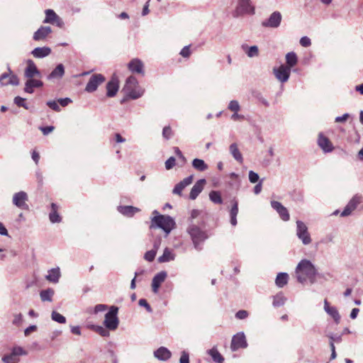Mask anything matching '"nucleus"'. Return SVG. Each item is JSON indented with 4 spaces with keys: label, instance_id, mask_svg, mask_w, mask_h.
<instances>
[{
    "label": "nucleus",
    "instance_id": "1",
    "mask_svg": "<svg viewBox=\"0 0 363 363\" xmlns=\"http://www.w3.org/2000/svg\"><path fill=\"white\" fill-rule=\"evenodd\" d=\"M295 273L297 281L301 284H304L307 280L311 284L315 282L317 269L308 259L301 260L296 267Z\"/></svg>",
    "mask_w": 363,
    "mask_h": 363
},
{
    "label": "nucleus",
    "instance_id": "2",
    "mask_svg": "<svg viewBox=\"0 0 363 363\" xmlns=\"http://www.w3.org/2000/svg\"><path fill=\"white\" fill-rule=\"evenodd\" d=\"M155 214L151 218L150 228H161L164 230L167 236L170 232L175 228L176 223L174 220L169 216L160 215L157 211H154Z\"/></svg>",
    "mask_w": 363,
    "mask_h": 363
},
{
    "label": "nucleus",
    "instance_id": "3",
    "mask_svg": "<svg viewBox=\"0 0 363 363\" xmlns=\"http://www.w3.org/2000/svg\"><path fill=\"white\" fill-rule=\"evenodd\" d=\"M123 91L128 97L132 99H137L144 94V89L138 85L137 79L133 76L126 79Z\"/></svg>",
    "mask_w": 363,
    "mask_h": 363
},
{
    "label": "nucleus",
    "instance_id": "4",
    "mask_svg": "<svg viewBox=\"0 0 363 363\" xmlns=\"http://www.w3.org/2000/svg\"><path fill=\"white\" fill-rule=\"evenodd\" d=\"M186 231L191 238L195 249L199 251L201 250V243L208 238L206 231L201 230L199 226L193 223L189 225Z\"/></svg>",
    "mask_w": 363,
    "mask_h": 363
},
{
    "label": "nucleus",
    "instance_id": "5",
    "mask_svg": "<svg viewBox=\"0 0 363 363\" xmlns=\"http://www.w3.org/2000/svg\"><path fill=\"white\" fill-rule=\"evenodd\" d=\"M118 308L114 306L110 307L109 311L105 315L104 325L109 330H115L119 325L118 318Z\"/></svg>",
    "mask_w": 363,
    "mask_h": 363
},
{
    "label": "nucleus",
    "instance_id": "6",
    "mask_svg": "<svg viewBox=\"0 0 363 363\" xmlns=\"http://www.w3.org/2000/svg\"><path fill=\"white\" fill-rule=\"evenodd\" d=\"M245 14H255V6L252 5L251 0H237L235 16L238 17Z\"/></svg>",
    "mask_w": 363,
    "mask_h": 363
},
{
    "label": "nucleus",
    "instance_id": "7",
    "mask_svg": "<svg viewBox=\"0 0 363 363\" xmlns=\"http://www.w3.org/2000/svg\"><path fill=\"white\" fill-rule=\"evenodd\" d=\"M296 235L304 245L311 243L312 239L307 225L301 220L296 221Z\"/></svg>",
    "mask_w": 363,
    "mask_h": 363
},
{
    "label": "nucleus",
    "instance_id": "8",
    "mask_svg": "<svg viewBox=\"0 0 363 363\" xmlns=\"http://www.w3.org/2000/svg\"><path fill=\"white\" fill-rule=\"evenodd\" d=\"M27 352L20 346L13 347L9 354L4 355L1 360L4 363H18L20 362L19 356L27 355Z\"/></svg>",
    "mask_w": 363,
    "mask_h": 363
},
{
    "label": "nucleus",
    "instance_id": "9",
    "mask_svg": "<svg viewBox=\"0 0 363 363\" xmlns=\"http://www.w3.org/2000/svg\"><path fill=\"white\" fill-rule=\"evenodd\" d=\"M281 13L276 11L272 12L268 18L262 22V26L264 28H277L281 25Z\"/></svg>",
    "mask_w": 363,
    "mask_h": 363
},
{
    "label": "nucleus",
    "instance_id": "10",
    "mask_svg": "<svg viewBox=\"0 0 363 363\" xmlns=\"http://www.w3.org/2000/svg\"><path fill=\"white\" fill-rule=\"evenodd\" d=\"M28 196L26 192L21 191L13 194L12 202L14 206L22 210H28L29 206L27 204Z\"/></svg>",
    "mask_w": 363,
    "mask_h": 363
},
{
    "label": "nucleus",
    "instance_id": "11",
    "mask_svg": "<svg viewBox=\"0 0 363 363\" xmlns=\"http://www.w3.org/2000/svg\"><path fill=\"white\" fill-rule=\"evenodd\" d=\"M247 347V342L243 332L238 333L233 336L230 344V349L233 352H235L240 348H246Z\"/></svg>",
    "mask_w": 363,
    "mask_h": 363
},
{
    "label": "nucleus",
    "instance_id": "12",
    "mask_svg": "<svg viewBox=\"0 0 363 363\" xmlns=\"http://www.w3.org/2000/svg\"><path fill=\"white\" fill-rule=\"evenodd\" d=\"M273 73L279 82L284 83L286 82L290 77L291 69L285 65H281L278 67H274Z\"/></svg>",
    "mask_w": 363,
    "mask_h": 363
},
{
    "label": "nucleus",
    "instance_id": "13",
    "mask_svg": "<svg viewBox=\"0 0 363 363\" xmlns=\"http://www.w3.org/2000/svg\"><path fill=\"white\" fill-rule=\"evenodd\" d=\"M8 73H3L0 76V86H4L7 85L18 86L19 84V79L12 72L11 69L8 68Z\"/></svg>",
    "mask_w": 363,
    "mask_h": 363
},
{
    "label": "nucleus",
    "instance_id": "14",
    "mask_svg": "<svg viewBox=\"0 0 363 363\" xmlns=\"http://www.w3.org/2000/svg\"><path fill=\"white\" fill-rule=\"evenodd\" d=\"M104 81H105V77L102 74H93L90 77V79L85 87V91L89 93L95 91L97 89L98 86L100 84H101Z\"/></svg>",
    "mask_w": 363,
    "mask_h": 363
},
{
    "label": "nucleus",
    "instance_id": "15",
    "mask_svg": "<svg viewBox=\"0 0 363 363\" xmlns=\"http://www.w3.org/2000/svg\"><path fill=\"white\" fill-rule=\"evenodd\" d=\"M52 32L51 27L41 26L33 35L35 41L45 42L48 40Z\"/></svg>",
    "mask_w": 363,
    "mask_h": 363
},
{
    "label": "nucleus",
    "instance_id": "16",
    "mask_svg": "<svg viewBox=\"0 0 363 363\" xmlns=\"http://www.w3.org/2000/svg\"><path fill=\"white\" fill-rule=\"evenodd\" d=\"M318 145L319 147L323 150L325 153H329L333 152L334 150V146L331 141L329 140L328 138L325 136L323 133H320L318 134V140H317Z\"/></svg>",
    "mask_w": 363,
    "mask_h": 363
},
{
    "label": "nucleus",
    "instance_id": "17",
    "mask_svg": "<svg viewBox=\"0 0 363 363\" xmlns=\"http://www.w3.org/2000/svg\"><path fill=\"white\" fill-rule=\"evenodd\" d=\"M362 202V197L359 196H354L345 207L340 216L345 217L350 216L351 213L356 209L357 206Z\"/></svg>",
    "mask_w": 363,
    "mask_h": 363
},
{
    "label": "nucleus",
    "instance_id": "18",
    "mask_svg": "<svg viewBox=\"0 0 363 363\" xmlns=\"http://www.w3.org/2000/svg\"><path fill=\"white\" fill-rule=\"evenodd\" d=\"M271 206L279 213L283 220L288 221L289 220L290 216L288 210L280 202L272 201H271Z\"/></svg>",
    "mask_w": 363,
    "mask_h": 363
},
{
    "label": "nucleus",
    "instance_id": "19",
    "mask_svg": "<svg viewBox=\"0 0 363 363\" xmlns=\"http://www.w3.org/2000/svg\"><path fill=\"white\" fill-rule=\"evenodd\" d=\"M24 76L27 79L33 78L35 76H40V72L38 69L35 64L31 60H28L27 62V67L24 71Z\"/></svg>",
    "mask_w": 363,
    "mask_h": 363
},
{
    "label": "nucleus",
    "instance_id": "20",
    "mask_svg": "<svg viewBox=\"0 0 363 363\" xmlns=\"http://www.w3.org/2000/svg\"><path fill=\"white\" fill-rule=\"evenodd\" d=\"M166 277L167 272L164 271L157 273L153 277L152 281V288L154 293L157 294L158 292L161 284L164 281Z\"/></svg>",
    "mask_w": 363,
    "mask_h": 363
},
{
    "label": "nucleus",
    "instance_id": "21",
    "mask_svg": "<svg viewBox=\"0 0 363 363\" xmlns=\"http://www.w3.org/2000/svg\"><path fill=\"white\" fill-rule=\"evenodd\" d=\"M43 86L42 81L34 78H29L25 84L24 91L28 94L34 92V88H40Z\"/></svg>",
    "mask_w": 363,
    "mask_h": 363
},
{
    "label": "nucleus",
    "instance_id": "22",
    "mask_svg": "<svg viewBox=\"0 0 363 363\" xmlns=\"http://www.w3.org/2000/svg\"><path fill=\"white\" fill-rule=\"evenodd\" d=\"M205 184L206 180L204 179H199L196 182L191 188L189 194V198L191 200H194L197 198L199 194L202 191Z\"/></svg>",
    "mask_w": 363,
    "mask_h": 363
},
{
    "label": "nucleus",
    "instance_id": "23",
    "mask_svg": "<svg viewBox=\"0 0 363 363\" xmlns=\"http://www.w3.org/2000/svg\"><path fill=\"white\" fill-rule=\"evenodd\" d=\"M324 310L325 311L331 316L334 321L338 324L340 321V315L337 309L334 306H330L327 300L324 301Z\"/></svg>",
    "mask_w": 363,
    "mask_h": 363
},
{
    "label": "nucleus",
    "instance_id": "24",
    "mask_svg": "<svg viewBox=\"0 0 363 363\" xmlns=\"http://www.w3.org/2000/svg\"><path fill=\"white\" fill-rule=\"evenodd\" d=\"M193 181V176H189L186 178H184L182 181L179 182L176 186H174L172 193L174 194H177L181 196L182 192L183 189L186 187L187 186L190 185L192 183Z\"/></svg>",
    "mask_w": 363,
    "mask_h": 363
},
{
    "label": "nucleus",
    "instance_id": "25",
    "mask_svg": "<svg viewBox=\"0 0 363 363\" xmlns=\"http://www.w3.org/2000/svg\"><path fill=\"white\" fill-rule=\"evenodd\" d=\"M128 68L132 72L144 74V65L138 59H133L128 63Z\"/></svg>",
    "mask_w": 363,
    "mask_h": 363
},
{
    "label": "nucleus",
    "instance_id": "26",
    "mask_svg": "<svg viewBox=\"0 0 363 363\" xmlns=\"http://www.w3.org/2000/svg\"><path fill=\"white\" fill-rule=\"evenodd\" d=\"M154 356L160 361H167L171 357L172 353L167 348L160 347L154 352Z\"/></svg>",
    "mask_w": 363,
    "mask_h": 363
},
{
    "label": "nucleus",
    "instance_id": "27",
    "mask_svg": "<svg viewBox=\"0 0 363 363\" xmlns=\"http://www.w3.org/2000/svg\"><path fill=\"white\" fill-rule=\"evenodd\" d=\"M61 277L60 269L59 267L52 268L48 272V274L45 276V279L54 284H57Z\"/></svg>",
    "mask_w": 363,
    "mask_h": 363
},
{
    "label": "nucleus",
    "instance_id": "28",
    "mask_svg": "<svg viewBox=\"0 0 363 363\" xmlns=\"http://www.w3.org/2000/svg\"><path fill=\"white\" fill-rule=\"evenodd\" d=\"M118 82L116 78H113L106 85L107 93L108 97L114 96L118 91Z\"/></svg>",
    "mask_w": 363,
    "mask_h": 363
},
{
    "label": "nucleus",
    "instance_id": "29",
    "mask_svg": "<svg viewBox=\"0 0 363 363\" xmlns=\"http://www.w3.org/2000/svg\"><path fill=\"white\" fill-rule=\"evenodd\" d=\"M51 53V49L49 47H38L32 50L31 54L36 58H43Z\"/></svg>",
    "mask_w": 363,
    "mask_h": 363
},
{
    "label": "nucleus",
    "instance_id": "30",
    "mask_svg": "<svg viewBox=\"0 0 363 363\" xmlns=\"http://www.w3.org/2000/svg\"><path fill=\"white\" fill-rule=\"evenodd\" d=\"M118 211L125 216L132 217L135 213L139 212L140 209L132 206H118Z\"/></svg>",
    "mask_w": 363,
    "mask_h": 363
},
{
    "label": "nucleus",
    "instance_id": "31",
    "mask_svg": "<svg viewBox=\"0 0 363 363\" xmlns=\"http://www.w3.org/2000/svg\"><path fill=\"white\" fill-rule=\"evenodd\" d=\"M65 74V67L62 64H59L48 76V80L55 79H61Z\"/></svg>",
    "mask_w": 363,
    "mask_h": 363
},
{
    "label": "nucleus",
    "instance_id": "32",
    "mask_svg": "<svg viewBox=\"0 0 363 363\" xmlns=\"http://www.w3.org/2000/svg\"><path fill=\"white\" fill-rule=\"evenodd\" d=\"M175 259V254L174 253L172 250L166 247L164 250L163 254L162 256L158 257V262L164 263L172 261Z\"/></svg>",
    "mask_w": 363,
    "mask_h": 363
},
{
    "label": "nucleus",
    "instance_id": "33",
    "mask_svg": "<svg viewBox=\"0 0 363 363\" xmlns=\"http://www.w3.org/2000/svg\"><path fill=\"white\" fill-rule=\"evenodd\" d=\"M58 206L54 203H51V212L49 214V219L51 223H60L61 222V217L57 213Z\"/></svg>",
    "mask_w": 363,
    "mask_h": 363
},
{
    "label": "nucleus",
    "instance_id": "34",
    "mask_svg": "<svg viewBox=\"0 0 363 363\" xmlns=\"http://www.w3.org/2000/svg\"><path fill=\"white\" fill-rule=\"evenodd\" d=\"M298 62L297 55L294 52H288L286 55V67H289L290 69L294 67Z\"/></svg>",
    "mask_w": 363,
    "mask_h": 363
},
{
    "label": "nucleus",
    "instance_id": "35",
    "mask_svg": "<svg viewBox=\"0 0 363 363\" xmlns=\"http://www.w3.org/2000/svg\"><path fill=\"white\" fill-rule=\"evenodd\" d=\"M230 152L231 153L233 158L238 162L242 163L243 161V157L242 154L240 153L238 145L236 143H233L230 145Z\"/></svg>",
    "mask_w": 363,
    "mask_h": 363
},
{
    "label": "nucleus",
    "instance_id": "36",
    "mask_svg": "<svg viewBox=\"0 0 363 363\" xmlns=\"http://www.w3.org/2000/svg\"><path fill=\"white\" fill-rule=\"evenodd\" d=\"M289 280V275L287 273L285 272H280L277 274L275 283L276 285L278 287H283L287 283Z\"/></svg>",
    "mask_w": 363,
    "mask_h": 363
},
{
    "label": "nucleus",
    "instance_id": "37",
    "mask_svg": "<svg viewBox=\"0 0 363 363\" xmlns=\"http://www.w3.org/2000/svg\"><path fill=\"white\" fill-rule=\"evenodd\" d=\"M192 166L195 169L199 172H203L208 169V165L201 159H194L192 161Z\"/></svg>",
    "mask_w": 363,
    "mask_h": 363
},
{
    "label": "nucleus",
    "instance_id": "38",
    "mask_svg": "<svg viewBox=\"0 0 363 363\" xmlns=\"http://www.w3.org/2000/svg\"><path fill=\"white\" fill-rule=\"evenodd\" d=\"M45 18L43 20L44 23H50L52 24L55 22V20L58 17L56 13L52 9H46L45 11Z\"/></svg>",
    "mask_w": 363,
    "mask_h": 363
},
{
    "label": "nucleus",
    "instance_id": "39",
    "mask_svg": "<svg viewBox=\"0 0 363 363\" xmlns=\"http://www.w3.org/2000/svg\"><path fill=\"white\" fill-rule=\"evenodd\" d=\"M208 353L211 355L214 362L217 363H223L224 361V358L218 351L216 347H213L212 349L208 351Z\"/></svg>",
    "mask_w": 363,
    "mask_h": 363
},
{
    "label": "nucleus",
    "instance_id": "40",
    "mask_svg": "<svg viewBox=\"0 0 363 363\" xmlns=\"http://www.w3.org/2000/svg\"><path fill=\"white\" fill-rule=\"evenodd\" d=\"M54 295V290L48 289L43 290L40 293V298L43 301H52V297Z\"/></svg>",
    "mask_w": 363,
    "mask_h": 363
},
{
    "label": "nucleus",
    "instance_id": "41",
    "mask_svg": "<svg viewBox=\"0 0 363 363\" xmlns=\"http://www.w3.org/2000/svg\"><path fill=\"white\" fill-rule=\"evenodd\" d=\"M209 199L214 203L221 204L223 203L220 193L218 191H211L209 194Z\"/></svg>",
    "mask_w": 363,
    "mask_h": 363
},
{
    "label": "nucleus",
    "instance_id": "42",
    "mask_svg": "<svg viewBox=\"0 0 363 363\" xmlns=\"http://www.w3.org/2000/svg\"><path fill=\"white\" fill-rule=\"evenodd\" d=\"M286 298L282 294H277L274 296L273 306L280 307L285 303Z\"/></svg>",
    "mask_w": 363,
    "mask_h": 363
},
{
    "label": "nucleus",
    "instance_id": "43",
    "mask_svg": "<svg viewBox=\"0 0 363 363\" xmlns=\"http://www.w3.org/2000/svg\"><path fill=\"white\" fill-rule=\"evenodd\" d=\"M51 318L53 321H55L58 323L64 324L66 323V318L55 311L52 312Z\"/></svg>",
    "mask_w": 363,
    "mask_h": 363
},
{
    "label": "nucleus",
    "instance_id": "44",
    "mask_svg": "<svg viewBox=\"0 0 363 363\" xmlns=\"http://www.w3.org/2000/svg\"><path fill=\"white\" fill-rule=\"evenodd\" d=\"M228 109L231 112H239L241 109V106L237 100H231L230 101Z\"/></svg>",
    "mask_w": 363,
    "mask_h": 363
},
{
    "label": "nucleus",
    "instance_id": "45",
    "mask_svg": "<svg viewBox=\"0 0 363 363\" xmlns=\"http://www.w3.org/2000/svg\"><path fill=\"white\" fill-rule=\"evenodd\" d=\"M247 57L252 58L259 55V48L257 45L250 46L246 54Z\"/></svg>",
    "mask_w": 363,
    "mask_h": 363
},
{
    "label": "nucleus",
    "instance_id": "46",
    "mask_svg": "<svg viewBox=\"0 0 363 363\" xmlns=\"http://www.w3.org/2000/svg\"><path fill=\"white\" fill-rule=\"evenodd\" d=\"M14 103L18 106V107H23L26 109H28V106L27 104L25 102V99L21 97V96H16L14 98Z\"/></svg>",
    "mask_w": 363,
    "mask_h": 363
},
{
    "label": "nucleus",
    "instance_id": "47",
    "mask_svg": "<svg viewBox=\"0 0 363 363\" xmlns=\"http://www.w3.org/2000/svg\"><path fill=\"white\" fill-rule=\"evenodd\" d=\"M157 251L156 250H151L145 252L144 255V258L148 261L152 262L154 260L155 255H156Z\"/></svg>",
    "mask_w": 363,
    "mask_h": 363
},
{
    "label": "nucleus",
    "instance_id": "48",
    "mask_svg": "<svg viewBox=\"0 0 363 363\" xmlns=\"http://www.w3.org/2000/svg\"><path fill=\"white\" fill-rule=\"evenodd\" d=\"M96 331L102 337H108L110 333L105 327V328L102 326H96Z\"/></svg>",
    "mask_w": 363,
    "mask_h": 363
},
{
    "label": "nucleus",
    "instance_id": "49",
    "mask_svg": "<svg viewBox=\"0 0 363 363\" xmlns=\"http://www.w3.org/2000/svg\"><path fill=\"white\" fill-rule=\"evenodd\" d=\"M108 308V306L106 304H97L93 309V313L96 314L100 312H104Z\"/></svg>",
    "mask_w": 363,
    "mask_h": 363
},
{
    "label": "nucleus",
    "instance_id": "50",
    "mask_svg": "<svg viewBox=\"0 0 363 363\" xmlns=\"http://www.w3.org/2000/svg\"><path fill=\"white\" fill-rule=\"evenodd\" d=\"M162 135L167 140L169 139L172 137V131L170 126H165L163 128Z\"/></svg>",
    "mask_w": 363,
    "mask_h": 363
},
{
    "label": "nucleus",
    "instance_id": "51",
    "mask_svg": "<svg viewBox=\"0 0 363 363\" xmlns=\"http://www.w3.org/2000/svg\"><path fill=\"white\" fill-rule=\"evenodd\" d=\"M259 177L257 173L253 172L252 170H250L249 172V180L251 183L255 184V183L257 182L259 180Z\"/></svg>",
    "mask_w": 363,
    "mask_h": 363
},
{
    "label": "nucleus",
    "instance_id": "52",
    "mask_svg": "<svg viewBox=\"0 0 363 363\" xmlns=\"http://www.w3.org/2000/svg\"><path fill=\"white\" fill-rule=\"evenodd\" d=\"M176 160L174 157H170L166 162H165V168L167 169H171L174 165H175Z\"/></svg>",
    "mask_w": 363,
    "mask_h": 363
},
{
    "label": "nucleus",
    "instance_id": "53",
    "mask_svg": "<svg viewBox=\"0 0 363 363\" xmlns=\"http://www.w3.org/2000/svg\"><path fill=\"white\" fill-rule=\"evenodd\" d=\"M180 55L184 57H189L191 55L190 46L189 45L184 46L182 49V50L180 52Z\"/></svg>",
    "mask_w": 363,
    "mask_h": 363
},
{
    "label": "nucleus",
    "instance_id": "54",
    "mask_svg": "<svg viewBox=\"0 0 363 363\" xmlns=\"http://www.w3.org/2000/svg\"><path fill=\"white\" fill-rule=\"evenodd\" d=\"M138 304L140 306L145 307L148 312H150V313L152 312V308H151L150 304L147 303V301L145 299H144V298L140 299L138 301Z\"/></svg>",
    "mask_w": 363,
    "mask_h": 363
},
{
    "label": "nucleus",
    "instance_id": "55",
    "mask_svg": "<svg viewBox=\"0 0 363 363\" xmlns=\"http://www.w3.org/2000/svg\"><path fill=\"white\" fill-rule=\"evenodd\" d=\"M47 105L52 108V110L55 111H60V108L58 105V104L55 101H49L47 102Z\"/></svg>",
    "mask_w": 363,
    "mask_h": 363
},
{
    "label": "nucleus",
    "instance_id": "56",
    "mask_svg": "<svg viewBox=\"0 0 363 363\" xmlns=\"http://www.w3.org/2000/svg\"><path fill=\"white\" fill-rule=\"evenodd\" d=\"M179 363H189V356L188 352L183 351L179 359Z\"/></svg>",
    "mask_w": 363,
    "mask_h": 363
},
{
    "label": "nucleus",
    "instance_id": "57",
    "mask_svg": "<svg viewBox=\"0 0 363 363\" xmlns=\"http://www.w3.org/2000/svg\"><path fill=\"white\" fill-rule=\"evenodd\" d=\"M247 316H248V313L247 311H245V310H240V311H238L235 314V317L238 319H240V320L245 319Z\"/></svg>",
    "mask_w": 363,
    "mask_h": 363
},
{
    "label": "nucleus",
    "instance_id": "58",
    "mask_svg": "<svg viewBox=\"0 0 363 363\" xmlns=\"http://www.w3.org/2000/svg\"><path fill=\"white\" fill-rule=\"evenodd\" d=\"M300 44L303 47H308L311 44V39L306 36L302 37L300 40Z\"/></svg>",
    "mask_w": 363,
    "mask_h": 363
},
{
    "label": "nucleus",
    "instance_id": "59",
    "mask_svg": "<svg viewBox=\"0 0 363 363\" xmlns=\"http://www.w3.org/2000/svg\"><path fill=\"white\" fill-rule=\"evenodd\" d=\"M238 213V204L237 201H235L231 209H230V216H237Z\"/></svg>",
    "mask_w": 363,
    "mask_h": 363
},
{
    "label": "nucleus",
    "instance_id": "60",
    "mask_svg": "<svg viewBox=\"0 0 363 363\" xmlns=\"http://www.w3.org/2000/svg\"><path fill=\"white\" fill-rule=\"evenodd\" d=\"M230 118L234 121H242L245 119V116L243 115L239 114L238 112H234L233 113Z\"/></svg>",
    "mask_w": 363,
    "mask_h": 363
},
{
    "label": "nucleus",
    "instance_id": "61",
    "mask_svg": "<svg viewBox=\"0 0 363 363\" xmlns=\"http://www.w3.org/2000/svg\"><path fill=\"white\" fill-rule=\"evenodd\" d=\"M349 116L350 115L348 113H345L341 116L336 117L335 121L336 123H345L347 120Z\"/></svg>",
    "mask_w": 363,
    "mask_h": 363
},
{
    "label": "nucleus",
    "instance_id": "62",
    "mask_svg": "<svg viewBox=\"0 0 363 363\" xmlns=\"http://www.w3.org/2000/svg\"><path fill=\"white\" fill-rule=\"evenodd\" d=\"M37 330V326L35 325H30L24 330V335L25 336H28L30 333L34 332Z\"/></svg>",
    "mask_w": 363,
    "mask_h": 363
},
{
    "label": "nucleus",
    "instance_id": "63",
    "mask_svg": "<svg viewBox=\"0 0 363 363\" xmlns=\"http://www.w3.org/2000/svg\"><path fill=\"white\" fill-rule=\"evenodd\" d=\"M40 129L44 135H48L54 130V127L53 126L40 127Z\"/></svg>",
    "mask_w": 363,
    "mask_h": 363
},
{
    "label": "nucleus",
    "instance_id": "64",
    "mask_svg": "<svg viewBox=\"0 0 363 363\" xmlns=\"http://www.w3.org/2000/svg\"><path fill=\"white\" fill-rule=\"evenodd\" d=\"M22 321V315L21 313L15 314L13 320V324L19 325Z\"/></svg>",
    "mask_w": 363,
    "mask_h": 363
}]
</instances>
